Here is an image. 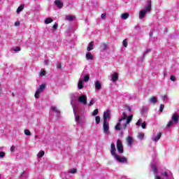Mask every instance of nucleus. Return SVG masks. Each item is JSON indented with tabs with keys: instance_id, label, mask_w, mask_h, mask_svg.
I'll use <instances>...</instances> for the list:
<instances>
[{
	"instance_id": "4c0bfd02",
	"label": "nucleus",
	"mask_w": 179,
	"mask_h": 179,
	"mask_svg": "<svg viewBox=\"0 0 179 179\" xmlns=\"http://www.w3.org/2000/svg\"><path fill=\"white\" fill-rule=\"evenodd\" d=\"M24 132V134L27 135V136H30V135H31V133L29 131V129H25Z\"/></svg>"
},
{
	"instance_id": "6ab92c4d",
	"label": "nucleus",
	"mask_w": 179,
	"mask_h": 179,
	"mask_svg": "<svg viewBox=\"0 0 179 179\" xmlns=\"http://www.w3.org/2000/svg\"><path fill=\"white\" fill-rule=\"evenodd\" d=\"M95 90H100L101 89V83L99 80L95 81Z\"/></svg>"
},
{
	"instance_id": "0eeeda50",
	"label": "nucleus",
	"mask_w": 179,
	"mask_h": 179,
	"mask_svg": "<svg viewBox=\"0 0 179 179\" xmlns=\"http://www.w3.org/2000/svg\"><path fill=\"white\" fill-rule=\"evenodd\" d=\"M78 103L83 104V106H86L87 104V96L85 94H81L78 98Z\"/></svg>"
},
{
	"instance_id": "f257e3e1",
	"label": "nucleus",
	"mask_w": 179,
	"mask_h": 179,
	"mask_svg": "<svg viewBox=\"0 0 179 179\" xmlns=\"http://www.w3.org/2000/svg\"><path fill=\"white\" fill-rule=\"evenodd\" d=\"M150 171H152L155 175V179H172L173 173H171L170 171L166 170L162 171V173H159L157 169V165L155 162L152 163L150 165Z\"/></svg>"
},
{
	"instance_id": "4468645a",
	"label": "nucleus",
	"mask_w": 179,
	"mask_h": 179,
	"mask_svg": "<svg viewBox=\"0 0 179 179\" xmlns=\"http://www.w3.org/2000/svg\"><path fill=\"white\" fill-rule=\"evenodd\" d=\"M55 5H56L59 9H62V8H64V3H62L61 0H55Z\"/></svg>"
},
{
	"instance_id": "a878e982",
	"label": "nucleus",
	"mask_w": 179,
	"mask_h": 179,
	"mask_svg": "<svg viewBox=\"0 0 179 179\" xmlns=\"http://www.w3.org/2000/svg\"><path fill=\"white\" fill-rule=\"evenodd\" d=\"M23 9H24V5L20 6L17 9V13H20V12H22Z\"/></svg>"
},
{
	"instance_id": "5fc2aeb1",
	"label": "nucleus",
	"mask_w": 179,
	"mask_h": 179,
	"mask_svg": "<svg viewBox=\"0 0 179 179\" xmlns=\"http://www.w3.org/2000/svg\"><path fill=\"white\" fill-rule=\"evenodd\" d=\"M0 94H2V87H1V84H0Z\"/></svg>"
},
{
	"instance_id": "f8f14e48",
	"label": "nucleus",
	"mask_w": 179,
	"mask_h": 179,
	"mask_svg": "<svg viewBox=\"0 0 179 179\" xmlns=\"http://www.w3.org/2000/svg\"><path fill=\"white\" fill-rule=\"evenodd\" d=\"M136 125H137V127H141V125L143 129H146V122L142 123V119H139L136 123Z\"/></svg>"
},
{
	"instance_id": "49530a36",
	"label": "nucleus",
	"mask_w": 179,
	"mask_h": 179,
	"mask_svg": "<svg viewBox=\"0 0 179 179\" xmlns=\"http://www.w3.org/2000/svg\"><path fill=\"white\" fill-rule=\"evenodd\" d=\"M57 68L58 69H61V68H62L61 63H59V62H57Z\"/></svg>"
},
{
	"instance_id": "412c9836",
	"label": "nucleus",
	"mask_w": 179,
	"mask_h": 179,
	"mask_svg": "<svg viewBox=\"0 0 179 179\" xmlns=\"http://www.w3.org/2000/svg\"><path fill=\"white\" fill-rule=\"evenodd\" d=\"M178 114L174 113L172 116V120L173 122H178Z\"/></svg>"
},
{
	"instance_id": "1a4fd4ad",
	"label": "nucleus",
	"mask_w": 179,
	"mask_h": 179,
	"mask_svg": "<svg viewBox=\"0 0 179 179\" xmlns=\"http://www.w3.org/2000/svg\"><path fill=\"white\" fill-rule=\"evenodd\" d=\"M103 133L108 135L110 134V124L108 122H103Z\"/></svg>"
},
{
	"instance_id": "cd10ccee",
	"label": "nucleus",
	"mask_w": 179,
	"mask_h": 179,
	"mask_svg": "<svg viewBox=\"0 0 179 179\" xmlns=\"http://www.w3.org/2000/svg\"><path fill=\"white\" fill-rule=\"evenodd\" d=\"M77 171H78V170L76 169L73 168L69 170V173H70L71 174H75L77 173Z\"/></svg>"
},
{
	"instance_id": "a19ab883",
	"label": "nucleus",
	"mask_w": 179,
	"mask_h": 179,
	"mask_svg": "<svg viewBox=\"0 0 179 179\" xmlns=\"http://www.w3.org/2000/svg\"><path fill=\"white\" fill-rule=\"evenodd\" d=\"M95 121H96V124H100V117L96 116Z\"/></svg>"
},
{
	"instance_id": "bb28decb",
	"label": "nucleus",
	"mask_w": 179,
	"mask_h": 179,
	"mask_svg": "<svg viewBox=\"0 0 179 179\" xmlns=\"http://www.w3.org/2000/svg\"><path fill=\"white\" fill-rule=\"evenodd\" d=\"M50 23H52V19H51V18H46L45 20V24H50Z\"/></svg>"
},
{
	"instance_id": "f704fd0d",
	"label": "nucleus",
	"mask_w": 179,
	"mask_h": 179,
	"mask_svg": "<svg viewBox=\"0 0 179 179\" xmlns=\"http://www.w3.org/2000/svg\"><path fill=\"white\" fill-rule=\"evenodd\" d=\"M45 70L42 69L39 73V76L41 77L45 76Z\"/></svg>"
},
{
	"instance_id": "7c9ffc66",
	"label": "nucleus",
	"mask_w": 179,
	"mask_h": 179,
	"mask_svg": "<svg viewBox=\"0 0 179 179\" xmlns=\"http://www.w3.org/2000/svg\"><path fill=\"white\" fill-rule=\"evenodd\" d=\"M148 110H149V108L148 107L143 106L141 110L142 114H144V113H147Z\"/></svg>"
},
{
	"instance_id": "864d4df0",
	"label": "nucleus",
	"mask_w": 179,
	"mask_h": 179,
	"mask_svg": "<svg viewBox=\"0 0 179 179\" xmlns=\"http://www.w3.org/2000/svg\"><path fill=\"white\" fill-rule=\"evenodd\" d=\"M48 60H45L44 64L45 65H48Z\"/></svg>"
},
{
	"instance_id": "423d86ee",
	"label": "nucleus",
	"mask_w": 179,
	"mask_h": 179,
	"mask_svg": "<svg viewBox=\"0 0 179 179\" xmlns=\"http://www.w3.org/2000/svg\"><path fill=\"white\" fill-rule=\"evenodd\" d=\"M45 89V84H42L39 85V87L37 88L36 92L35 93V99H38V97H40V94L42 93V92H44Z\"/></svg>"
},
{
	"instance_id": "393cba45",
	"label": "nucleus",
	"mask_w": 179,
	"mask_h": 179,
	"mask_svg": "<svg viewBox=\"0 0 179 179\" xmlns=\"http://www.w3.org/2000/svg\"><path fill=\"white\" fill-rule=\"evenodd\" d=\"M131 111H132V110L131 109V107H129V106H126L124 107V113H126V114H127V113H129H129H131Z\"/></svg>"
},
{
	"instance_id": "58836bf2",
	"label": "nucleus",
	"mask_w": 179,
	"mask_h": 179,
	"mask_svg": "<svg viewBox=\"0 0 179 179\" xmlns=\"http://www.w3.org/2000/svg\"><path fill=\"white\" fill-rule=\"evenodd\" d=\"M94 103H96V101L94 100V99H92L88 104V106H93V104H94Z\"/></svg>"
},
{
	"instance_id": "ddd939ff",
	"label": "nucleus",
	"mask_w": 179,
	"mask_h": 179,
	"mask_svg": "<svg viewBox=\"0 0 179 179\" xmlns=\"http://www.w3.org/2000/svg\"><path fill=\"white\" fill-rule=\"evenodd\" d=\"M110 110L103 113V122H107V120H110Z\"/></svg>"
},
{
	"instance_id": "5701e85b",
	"label": "nucleus",
	"mask_w": 179,
	"mask_h": 179,
	"mask_svg": "<svg viewBox=\"0 0 179 179\" xmlns=\"http://www.w3.org/2000/svg\"><path fill=\"white\" fill-rule=\"evenodd\" d=\"M94 45V43L93 42H90L87 48V51H92V50H93Z\"/></svg>"
},
{
	"instance_id": "4d7b16f0",
	"label": "nucleus",
	"mask_w": 179,
	"mask_h": 179,
	"mask_svg": "<svg viewBox=\"0 0 179 179\" xmlns=\"http://www.w3.org/2000/svg\"><path fill=\"white\" fill-rule=\"evenodd\" d=\"M12 95H13V96H15V94H14V93H13V94H12Z\"/></svg>"
},
{
	"instance_id": "dca6fc26",
	"label": "nucleus",
	"mask_w": 179,
	"mask_h": 179,
	"mask_svg": "<svg viewBox=\"0 0 179 179\" xmlns=\"http://www.w3.org/2000/svg\"><path fill=\"white\" fill-rule=\"evenodd\" d=\"M127 145L129 146V148H132V145H134V138H132V137L129 136L127 138Z\"/></svg>"
},
{
	"instance_id": "9b49d317",
	"label": "nucleus",
	"mask_w": 179,
	"mask_h": 179,
	"mask_svg": "<svg viewBox=\"0 0 179 179\" xmlns=\"http://www.w3.org/2000/svg\"><path fill=\"white\" fill-rule=\"evenodd\" d=\"M109 79L111 82L115 83V82L118 80V73L114 72L113 73H112V75L109 76Z\"/></svg>"
},
{
	"instance_id": "09e8293b",
	"label": "nucleus",
	"mask_w": 179,
	"mask_h": 179,
	"mask_svg": "<svg viewBox=\"0 0 179 179\" xmlns=\"http://www.w3.org/2000/svg\"><path fill=\"white\" fill-rule=\"evenodd\" d=\"M14 25H15V27L20 26V22L16 21V22H15Z\"/></svg>"
},
{
	"instance_id": "c85d7f7f",
	"label": "nucleus",
	"mask_w": 179,
	"mask_h": 179,
	"mask_svg": "<svg viewBox=\"0 0 179 179\" xmlns=\"http://www.w3.org/2000/svg\"><path fill=\"white\" fill-rule=\"evenodd\" d=\"M122 45L123 46L127 48V47H128V40L127 39H124L123 41H122Z\"/></svg>"
},
{
	"instance_id": "473e14b6",
	"label": "nucleus",
	"mask_w": 179,
	"mask_h": 179,
	"mask_svg": "<svg viewBox=\"0 0 179 179\" xmlns=\"http://www.w3.org/2000/svg\"><path fill=\"white\" fill-rule=\"evenodd\" d=\"M97 114H99V109H95L92 113V115L93 117H96V115H97Z\"/></svg>"
},
{
	"instance_id": "ea45409f",
	"label": "nucleus",
	"mask_w": 179,
	"mask_h": 179,
	"mask_svg": "<svg viewBox=\"0 0 179 179\" xmlns=\"http://www.w3.org/2000/svg\"><path fill=\"white\" fill-rule=\"evenodd\" d=\"M13 51H15V52H19V51H20V47L13 48Z\"/></svg>"
},
{
	"instance_id": "a18cd8bd",
	"label": "nucleus",
	"mask_w": 179,
	"mask_h": 179,
	"mask_svg": "<svg viewBox=\"0 0 179 179\" xmlns=\"http://www.w3.org/2000/svg\"><path fill=\"white\" fill-rule=\"evenodd\" d=\"M170 80H171L172 82H176V76H171Z\"/></svg>"
},
{
	"instance_id": "bf43d9fd",
	"label": "nucleus",
	"mask_w": 179,
	"mask_h": 179,
	"mask_svg": "<svg viewBox=\"0 0 179 179\" xmlns=\"http://www.w3.org/2000/svg\"><path fill=\"white\" fill-rule=\"evenodd\" d=\"M0 178H1V175H0Z\"/></svg>"
},
{
	"instance_id": "c756f323",
	"label": "nucleus",
	"mask_w": 179,
	"mask_h": 179,
	"mask_svg": "<svg viewBox=\"0 0 179 179\" xmlns=\"http://www.w3.org/2000/svg\"><path fill=\"white\" fill-rule=\"evenodd\" d=\"M44 151L41 150L37 154V157L41 158L44 156Z\"/></svg>"
},
{
	"instance_id": "e433bc0d",
	"label": "nucleus",
	"mask_w": 179,
	"mask_h": 179,
	"mask_svg": "<svg viewBox=\"0 0 179 179\" xmlns=\"http://www.w3.org/2000/svg\"><path fill=\"white\" fill-rule=\"evenodd\" d=\"M138 138L139 139H141V141L143 140V138H145V134L143 133H140L138 134Z\"/></svg>"
},
{
	"instance_id": "13d9d810",
	"label": "nucleus",
	"mask_w": 179,
	"mask_h": 179,
	"mask_svg": "<svg viewBox=\"0 0 179 179\" xmlns=\"http://www.w3.org/2000/svg\"><path fill=\"white\" fill-rule=\"evenodd\" d=\"M150 37H152V34H150Z\"/></svg>"
},
{
	"instance_id": "39448f33",
	"label": "nucleus",
	"mask_w": 179,
	"mask_h": 179,
	"mask_svg": "<svg viewBox=\"0 0 179 179\" xmlns=\"http://www.w3.org/2000/svg\"><path fill=\"white\" fill-rule=\"evenodd\" d=\"M71 105L72 106L73 110V113H74L75 121H76V122L78 125L81 126L82 125V120H80V116L76 115V110H75L76 107L75 106H73V102L72 101H71Z\"/></svg>"
},
{
	"instance_id": "20e7f679",
	"label": "nucleus",
	"mask_w": 179,
	"mask_h": 179,
	"mask_svg": "<svg viewBox=\"0 0 179 179\" xmlns=\"http://www.w3.org/2000/svg\"><path fill=\"white\" fill-rule=\"evenodd\" d=\"M150 9H152V1H147V4L145 6V9L141 10L139 12V19L142 20V19L146 16V13H149V12H150Z\"/></svg>"
},
{
	"instance_id": "c9c22d12",
	"label": "nucleus",
	"mask_w": 179,
	"mask_h": 179,
	"mask_svg": "<svg viewBox=\"0 0 179 179\" xmlns=\"http://www.w3.org/2000/svg\"><path fill=\"white\" fill-rule=\"evenodd\" d=\"M108 47L107 46V44H106V43L102 44L101 49L103 51H106V50H108Z\"/></svg>"
},
{
	"instance_id": "4be33fe9",
	"label": "nucleus",
	"mask_w": 179,
	"mask_h": 179,
	"mask_svg": "<svg viewBox=\"0 0 179 179\" xmlns=\"http://www.w3.org/2000/svg\"><path fill=\"white\" fill-rule=\"evenodd\" d=\"M121 17L123 20H127L129 17V14L128 13H124L121 15Z\"/></svg>"
},
{
	"instance_id": "de8ad7c7",
	"label": "nucleus",
	"mask_w": 179,
	"mask_h": 179,
	"mask_svg": "<svg viewBox=\"0 0 179 179\" xmlns=\"http://www.w3.org/2000/svg\"><path fill=\"white\" fill-rule=\"evenodd\" d=\"M15 145H12L10 148V152H15Z\"/></svg>"
},
{
	"instance_id": "8fccbe9b",
	"label": "nucleus",
	"mask_w": 179,
	"mask_h": 179,
	"mask_svg": "<svg viewBox=\"0 0 179 179\" xmlns=\"http://www.w3.org/2000/svg\"><path fill=\"white\" fill-rule=\"evenodd\" d=\"M101 19H106V13H103L101 15Z\"/></svg>"
},
{
	"instance_id": "f3484780",
	"label": "nucleus",
	"mask_w": 179,
	"mask_h": 179,
	"mask_svg": "<svg viewBox=\"0 0 179 179\" xmlns=\"http://www.w3.org/2000/svg\"><path fill=\"white\" fill-rule=\"evenodd\" d=\"M86 59H87V61H93L94 57L92 55V52H88L86 53Z\"/></svg>"
},
{
	"instance_id": "3c124183",
	"label": "nucleus",
	"mask_w": 179,
	"mask_h": 179,
	"mask_svg": "<svg viewBox=\"0 0 179 179\" xmlns=\"http://www.w3.org/2000/svg\"><path fill=\"white\" fill-rule=\"evenodd\" d=\"M58 28V24H55L53 25V29H57Z\"/></svg>"
},
{
	"instance_id": "6e6552de",
	"label": "nucleus",
	"mask_w": 179,
	"mask_h": 179,
	"mask_svg": "<svg viewBox=\"0 0 179 179\" xmlns=\"http://www.w3.org/2000/svg\"><path fill=\"white\" fill-rule=\"evenodd\" d=\"M162 132L159 131L157 133H155L152 136H151V141L152 142H159L160 141V138H162Z\"/></svg>"
},
{
	"instance_id": "a211bd4d",
	"label": "nucleus",
	"mask_w": 179,
	"mask_h": 179,
	"mask_svg": "<svg viewBox=\"0 0 179 179\" xmlns=\"http://www.w3.org/2000/svg\"><path fill=\"white\" fill-rule=\"evenodd\" d=\"M85 87V85H83V79H79L78 83V89L79 90L83 89Z\"/></svg>"
},
{
	"instance_id": "c03bdc74",
	"label": "nucleus",
	"mask_w": 179,
	"mask_h": 179,
	"mask_svg": "<svg viewBox=\"0 0 179 179\" xmlns=\"http://www.w3.org/2000/svg\"><path fill=\"white\" fill-rule=\"evenodd\" d=\"M163 110H164V105L161 104L159 106V111L162 113L163 111Z\"/></svg>"
},
{
	"instance_id": "f03ea898",
	"label": "nucleus",
	"mask_w": 179,
	"mask_h": 179,
	"mask_svg": "<svg viewBox=\"0 0 179 179\" xmlns=\"http://www.w3.org/2000/svg\"><path fill=\"white\" fill-rule=\"evenodd\" d=\"M133 117L134 115H131L128 116L127 113L123 112L121 117L118 120L117 124L115 127V129H116V131H120V129H121V127L122 129H127L128 124L132 121Z\"/></svg>"
},
{
	"instance_id": "72a5a7b5",
	"label": "nucleus",
	"mask_w": 179,
	"mask_h": 179,
	"mask_svg": "<svg viewBox=\"0 0 179 179\" xmlns=\"http://www.w3.org/2000/svg\"><path fill=\"white\" fill-rule=\"evenodd\" d=\"M174 125V122L169 121L166 125L167 128H171V127H173Z\"/></svg>"
},
{
	"instance_id": "6e6d98bb",
	"label": "nucleus",
	"mask_w": 179,
	"mask_h": 179,
	"mask_svg": "<svg viewBox=\"0 0 179 179\" xmlns=\"http://www.w3.org/2000/svg\"><path fill=\"white\" fill-rule=\"evenodd\" d=\"M135 29H139V27L136 26V27H135Z\"/></svg>"
},
{
	"instance_id": "2f4dec72",
	"label": "nucleus",
	"mask_w": 179,
	"mask_h": 179,
	"mask_svg": "<svg viewBox=\"0 0 179 179\" xmlns=\"http://www.w3.org/2000/svg\"><path fill=\"white\" fill-rule=\"evenodd\" d=\"M90 80V77L89 76V75H85L83 78V81L84 80V82H87Z\"/></svg>"
},
{
	"instance_id": "7ed1b4c3",
	"label": "nucleus",
	"mask_w": 179,
	"mask_h": 179,
	"mask_svg": "<svg viewBox=\"0 0 179 179\" xmlns=\"http://www.w3.org/2000/svg\"><path fill=\"white\" fill-rule=\"evenodd\" d=\"M115 145L114 143H111L110 145V153L112 156L119 163H128V159L125 157H120L115 153Z\"/></svg>"
},
{
	"instance_id": "79ce46f5",
	"label": "nucleus",
	"mask_w": 179,
	"mask_h": 179,
	"mask_svg": "<svg viewBox=\"0 0 179 179\" xmlns=\"http://www.w3.org/2000/svg\"><path fill=\"white\" fill-rule=\"evenodd\" d=\"M5 157V152H0V159H3Z\"/></svg>"
},
{
	"instance_id": "b1692460",
	"label": "nucleus",
	"mask_w": 179,
	"mask_h": 179,
	"mask_svg": "<svg viewBox=\"0 0 179 179\" xmlns=\"http://www.w3.org/2000/svg\"><path fill=\"white\" fill-rule=\"evenodd\" d=\"M75 19V16L73 15H66V20H69V22H72Z\"/></svg>"
},
{
	"instance_id": "37998d69",
	"label": "nucleus",
	"mask_w": 179,
	"mask_h": 179,
	"mask_svg": "<svg viewBox=\"0 0 179 179\" xmlns=\"http://www.w3.org/2000/svg\"><path fill=\"white\" fill-rule=\"evenodd\" d=\"M168 99H169V97L167 96V95L162 96L163 101H167Z\"/></svg>"
},
{
	"instance_id": "2eb2a0df",
	"label": "nucleus",
	"mask_w": 179,
	"mask_h": 179,
	"mask_svg": "<svg viewBox=\"0 0 179 179\" xmlns=\"http://www.w3.org/2000/svg\"><path fill=\"white\" fill-rule=\"evenodd\" d=\"M50 111H52V113H55V114H57V115H59V114H61L59 109H58V108H57V106H52L50 107Z\"/></svg>"
},
{
	"instance_id": "aec40b11",
	"label": "nucleus",
	"mask_w": 179,
	"mask_h": 179,
	"mask_svg": "<svg viewBox=\"0 0 179 179\" xmlns=\"http://www.w3.org/2000/svg\"><path fill=\"white\" fill-rule=\"evenodd\" d=\"M149 102L151 104H156V103H157V98H156L155 96H152L149 99Z\"/></svg>"
},
{
	"instance_id": "603ef678",
	"label": "nucleus",
	"mask_w": 179,
	"mask_h": 179,
	"mask_svg": "<svg viewBox=\"0 0 179 179\" xmlns=\"http://www.w3.org/2000/svg\"><path fill=\"white\" fill-rule=\"evenodd\" d=\"M148 52H150V49H147L145 52L144 53V55H146V54H148Z\"/></svg>"
},
{
	"instance_id": "9d476101",
	"label": "nucleus",
	"mask_w": 179,
	"mask_h": 179,
	"mask_svg": "<svg viewBox=\"0 0 179 179\" xmlns=\"http://www.w3.org/2000/svg\"><path fill=\"white\" fill-rule=\"evenodd\" d=\"M117 152L120 153H124V147H122V142L121 140H117Z\"/></svg>"
}]
</instances>
